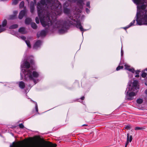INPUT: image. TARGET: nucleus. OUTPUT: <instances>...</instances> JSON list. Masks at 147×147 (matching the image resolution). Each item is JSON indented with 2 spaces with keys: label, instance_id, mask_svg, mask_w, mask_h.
<instances>
[{
  "label": "nucleus",
  "instance_id": "nucleus-1",
  "mask_svg": "<svg viewBox=\"0 0 147 147\" xmlns=\"http://www.w3.org/2000/svg\"><path fill=\"white\" fill-rule=\"evenodd\" d=\"M137 5V12L136 19L139 25H147V7L144 4L146 0H132Z\"/></svg>",
  "mask_w": 147,
  "mask_h": 147
},
{
  "label": "nucleus",
  "instance_id": "nucleus-2",
  "mask_svg": "<svg viewBox=\"0 0 147 147\" xmlns=\"http://www.w3.org/2000/svg\"><path fill=\"white\" fill-rule=\"evenodd\" d=\"M45 3V0H42L38 3L37 6L38 14L42 26L44 27H49L52 25L53 23L48 16V10L43 9V7L46 6Z\"/></svg>",
  "mask_w": 147,
  "mask_h": 147
},
{
  "label": "nucleus",
  "instance_id": "nucleus-3",
  "mask_svg": "<svg viewBox=\"0 0 147 147\" xmlns=\"http://www.w3.org/2000/svg\"><path fill=\"white\" fill-rule=\"evenodd\" d=\"M30 66V64L27 61L25 60L22 62L21 76V77L24 76L25 79L27 80H32L34 78L37 77L39 76L38 73L35 71L29 70L28 68Z\"/></svg>",
  "mask_w": 147,
  "mask_h": 147
},
{
  "label": "nucleus",
  "instance_id": "nucleus-4",
  "mask_svg": "<svg viewBox=\"0 0 147 147\" xmlns=\"http://www.w3.org/2000/svg\"><path fill=\"white\" fill-rule=\"evenodd\" d=\"M57 145L55 144H53L50 142H47L44 146H42V145L39 142H31L24 146L20 142H13L10 145V147H56Z\"/></svg>",
  "mask_w": 147,
  "mask_h": 147
},
{
  "label": "nucleus",
  "instance_id": "nucleus-5",
  "mask_svg": "<svg viewBox=\"0 0 147 147\" xmlns=\"http://www.w3.org/2000/svg\"><path fill=\"white\" fill-rule=\"evenodd\" d=\"M129 87L126 93V98L129 100H132L134 96H136L137 92V89L139 88L138 82L134 80L132 83L129 82L128 83Z\"/></svg>",
  "mask_w": 147,
  "mask_h": 147
},
{
  "label": "nucleus",
  "instance_id": "nucleus-6",
  "mask_svg": "<svg viewBox=\"0 0 147 147\" xmlns=\"http://www.w3.org/2000/svg\"><path fill=\"white\" fill-rule=\"evenodd\" d=\"M83 4V2L82 0H80L78 2V5L80 6V9H76V11H77L78 12L74 17L75 19L73 20L76 22V23H74V24H76L77 28H79L82 31H86V30L83 28L80 22L82 20V18L80 17V12H81L80 9L82 7V6Z\"/></svg>",
  "mask_w": 147,
  "mask_h": 147
},
{
  "label": "nucleus",
  "instance_id": "nucleus-7",
  "mask_svg": "<svg viewBox=\"0 0 147 147\" xmlns=\"http://www.w3.org/2000/svg\"><path fill=\"white\" fill-rule=\"evenodd\" d=\"M56 3H57V5H56V6H55V7H54V5H55V4L53 5V6L51 7V9H53V11H54V13H52V15H51V18L53 21V20L56 18V16L59 15H60L61 13V9H59V7H60V5L59 3V2L57 1H56Z\"/></svg>",
  "mask_w": 147,
  "mask_h": 147
},
{
  "label": "nucleus",
  "instance_id": "nucleus-8",
  "mask_svg": "<svg viewBox=\"0 0 147 147\" xmlns=\"http://www.w3.org/2000/svg\"><path fill=\"white\" fill-rule=\"evenodd\" d=\"M54 28L57 29L61 33H64L67 30L65 24L60 21L57 22L54 25Z\"/></svg>",
  "mask_w": 147,
  "mask_h": 147
},
{
  "label": "nucleus",
  "instance_id": "nucleus-9",
  "mask_svg": "<svg viewBox=\"0 0 147 147\" xmlns=\"http://www.w3.org/2000/svg\"><path fill=\"white\" fill-rule=\"evenodd\" d=\"M124 67H125V69L128 70V71H130L133 73V74L135 73L137 74L135 76V77L138 78L139 77L138 75L139 73L140 72V71L138 70L135 71L134 70V69L133 68H131L130 66L128 65L127 64H125Z\"/></svg>",
  "mask_w": 147,
  "mask_h": 147
},
{
  "label": "nucleus",
  "instance_id": "nucleus-10",
  "mask_svg": "<svg viewBox=\"0 0 147 147\" xmlns=\"http://www.w3.org/2000/svg\"><path fill=\"white\" fill-rule=\"evenodd\" d=\"M7 22L6 20H4L2 22V25H0V32H1L5 30V26Z\"/></svg>",
  "mask_w": 147,
  "mask_h": 147
},
{
  "label": "nucleus",
  "instance_id": "nucleus-11",
  "mask_svg": "<svg viewBox=\"0 0 147 147\" xmlns=\"http://www.w3.org/2000/svg\"><path fill=\"white\" fill-rule=\"evenodd\" d=\"M132 137L131 135H130L129 134H127V142L126 143V146L127 145L129 142H131L132 140Z\"/></svg>",
  "mask_w": 147,
  "mask_h": 147
},
{
  "label": "nucleus",
  "instance_id": "nucleus-12",
  "mask_svg": "<svg viewBox=\"0 0 147 147\" xmlns=\"http://www.w3.org/2000/svg\"><path fill=\"white\" fill-rule=\"evenodd\" d=\"M26 11L25 10L21 11L19 13V18L20 19H22L23 16L26 14Z\"/></svg>",
  "mask_w": 147,
  "mask_h": 147
},
{
  "label": "nucleus",
  "instance_id": "nucleus-13",
  "mask_svg": "<svg viewBox=\"0 0 147 147\" xmlns=\"http://www.w3.org/2000/svg\"><path fill=\"white\" fill-rule=\"evenodd\" d=\"M46 34V32L45 30L42 31L39 34L38 33L37 34L38 37L40 36H45Z\"/></svg>",
  "mask_w": 147,
  "mask_h": 147
},
{
  "label": "nucleus",
  "instance_id": "nucleus-14",
  "mask_svg": "<svg viewBox=\"0 0 147 147\" xmlns=\"http://www.w3.org/2000/svg\"><path fill=\"white\" fill-rule=\"evenodd\" d=\"M42 42L40 40H38L35 44L34 47L35 48H36L39 47L41 44Z\"/></svg>",
  "mask_w": 147,
  "mask_h": 147
},
{
  "label": "nucleus",
  "instance_id": "nucleus-15",
  "mask_svg": "<svg viewBox=\"0 0 147 147\" xmlns=\"http://www.w3.org/2000/svg\"><path fill=\"white\" fill-rule=\"evenodd\" d=\"M19 32L22 34H24L26 32L25 28H20L19 30Z\"/></svg>",
  "mask_w": 147,
  "mask_h": 147
},
{
  "label": "nucleus",
  "instance_id": "nucleus-16",
  "mask_svg": "<svg viewBox=\"0 0 147 147\" xmlns=\"http://www.w3.org/2000/svg\"><path fill=\"white\" fill-rule=\"evenodd\" d=\"M135 20H133V21L131 22L130 24H129V25L127 26H126V27H124L123 28L125 29V30H126V29H127V28H129V27H130L132 26L133 25H134V23H135Z\"/></svg>",
  "mask_w": 147,
  "mask_h": 147
},
{
  "label": "nucleus",
  "instance_id": "nucleus-17",
  "mask_svg": "<svg viewBox=\"0 0 147 147\" xmlns=\"http://www.w3.org/2000/svg\"><path fill=\"white\" fill-rule=\"evenodd\" d=\"M31 6L30 7V11L32 12L34 10V5L33 2H31Z\"/></svg>",
  "mask_w": 147,
  "mask_h": 147
},
{
  "label": "nucleus",
  "instance_id": "nucleus-18",
  "mask_svg": "<svg viewBox=\"0 0 147 147\" xmlns=\"http://www.w3.org/2000/svg\"><path fill=\"white\" fill-rule=\"evenodd\" d=\"M25 84L24 83L22 82H19V86L21 88H23L25 87Z\"/></svg>",
  "mask_w": 147,
  "mask_h": 147
},
{
  "label": "nucleus",
  "instance_id": "nucleus-19",
  "mask_svg": "<svg viewBox=\"0 0 147 147\" xmlns=\"http://www.w3.org/2000/svg\"><path fill=\"white\" fill-rule=\"evenodd\" d=\"M143 100L141 98L138 99L137 100V102L139 104H141L142 103Z\"/></svg>",
  "mask_w": 147,
  "mask_h": 147
},
{
  "label": "nucleus",
  "instance_id": "nucleus-20",
  "mask_svg": "<svg viewBox=\"0 0 147 147\" xmlns=\"http://www.w3.org/2000/svg\"><path fill=\"white\" fill-rule=\"evenodd\" d=\"M31 21V20L30 18H27L25 20V22L26 24H29Z\"/></svg>",
  "mask_w": 147,
  "mask_h": 147
},
{
  "label": "nucleus",
  "instance_id": "nucleus-21",
  "mask_svg": "<svg viewBox=\"0 0 147 147\" xmlns=\"http://www.w3.org/2000/svg\"><path fill=\"white\" fill-rule=\"evenodd\" d=\"M147 71V68L145 70V71ZM147 74L146 73L143 72L142 74V76L143 78L146 77L147 76Z\"/></svg>",
  "mask_w": 147,
  "mask_h": 147
},
{
  "label": "nucleus",
  "instance_id": "nucleus-22",
  "mask_svg": "<svg viewBox=\"0 0 147 147\" xmlns=\"http://www.w3.org/2000/svg\"><path fill=\"white\" fill-rule=\"evenodd\" d=\"M32 27L34 29H36V24L34 23H32L31 24Z\"/></svg>",
  "mask_w": 147,
  "mask_h": 147
},
{
  "label": "nucleus",
  "instance_id": "nucleus-23",
  "mask_svg": "<svg viewBox=\"0 0 147 147\" xmlns=\"http://www.w3.org/2000/svg\"><path fill=\"white\" fill-rule=\"evenodd\" d=\"M25 41L27 46L29 48H30L31 47V45H30V42L29 41H28V40H25Z\"/></svg>",
  "mask_w": 147,
  "mask_h": 147
},
{
  "label": "nucleus",
  "instance_id": "nucleus-24",
  "mask_svg": "<svg viewBox=\"0 0 147 147\" xmlns=\"http://www.w3.org/2000/svg\"><path fill=\"white\" fill-rule=\"evenodd\" d=\"M14 14H15L14 16H13L12 17V16H11V17H10V19H14L15 18V15L17 14L18 12H17V11H15L14 12Z\"/></svg>",
  "mask_w": 147,
  "mask_h": 147
},
{
  "label": "nucleus",
  "instance_id": "nucleus-25",
  "mask_svg": "<svg viewBox=\"0 0 147 147\" xmlns=\"http://www.w3.org/2000/svg\"><path fill=\"white\" fill-rule=\"evenodd\" d=\"M18 27V25L17 24H15L12 25L10 27L11 29L15 28Z\"/></svg>",
  "mask_w": 147,
  "mask_h": 147
},
{
  "label": "nucleus",
  "instance_id": "nucleus-26",
  "mask_svg": "<svg viewBox=\"0 0 147 147\" xmlns=\"http://www.w3.org/2000/svg\"><path fill=\"white\" fill-rule=\"evenodd\" d=\"M24 5V2L23 1H22L21 2L20 5V7L22 8L23 7Z\"/></svg>",
  "mask_w": 147,
  "mask_h": 147
},
{
  "label": "nucleus",
  "instance_id": "nucleus-27",
  "mask_svg": "<svg viewBox=\"0 0 147 147\" xmlns=\"http://www.w3.org/2000/svg\"><path fill=\"white\" fill-rule=\"evenodd\" d=\"M123 68V66H119L116 68V70L117 71H118L120 69H122Z\"/></svg>",
  "mask_w": 147,
  "mask_h": 147
},
{
  "label": "nucleus",
  "instance_id": "nucleus-28",
  "mask_svg": "<svg viewBox=\"0 0 147 147\" xmlns=\"http://www.w3.org/2000/svg\"><path fill=\"white\" fill-rule=\"evenodd\" d=\"M69 11V10L67 9H64V12L65 13H67Z\"/></svg>",
  "mask_w": 147,
  "mask_h": 147
},
{
  "label": "nucleus",
  "instance_id": "nucleus-29",
  "mask_svg": "<svg viewBox=\"0 0 147 147\" xmlns=\"http://www.w3.org/2000/svg\"><path fill=\"white\" fill-rule=\"evenodd\" d=\"M35 20H36V22L37 24H39V20L38 17H36V18Z\"/></svg>",
  "mask_w": 147,
  "mask_h": 147
},
{
  "label": "nucleus",
  "instance_id": "nucleus-30",
  "mask_svg": "<svg viewBox=\"0 0 147 147\" xmlns=\"http://www.w3.org/2000/svg\"><path fill=\"white\" fill-rule=\"evenodd\" d=\"M18 0H14L13 1V3L14 4H16L18 3Z\"/></svg>",
  "mask_w": 147,
  "mask_h": 147
},
{
  "label": "nucleus",
  "instance_id": "nucleus-31",
  "mask_svg": "<svg viewBox=\"0 0 147 147\" xmlns=\"http://www.w3.org/2000/svg\"><path fill=\"white\" fill-rule=\"evenodd\" d=\"M19 127L20 128H23L24 127V126L22 124H21L19 125Z\"/></svg>",
  "mask_w": 147,
  "mask_h": 147
},
{
  "label": "nucleus",
  "instance_id": "nucleus-32",
  "mask_svg": "<svg viewBox=\"0 0 147 147\" xmlns=\"http://www.w3.org/2000/svg\"><path fill=\"white\" fill-rule=\"evenodd\" d=\"M125 129H129L130 128V126L129 125H127L125 127Z\"/></svg>",
  "mask_w": 147,
  "mask_h": 147
},
{
  "label": "nucleus",
  "instance_id": "nucleus-33",
  "mask_svg": "<svg viewBox=\"0 0 147 147\" xmlns=\"http://www.w3.org/2000/svg\"><path fill=\"white\" fill-rule=\"evenodd\" d=\"M35 108H36V111L37 112L38 111V109L37 105V104L36 103Z\"/></svg>",
  "mask_w": 147,
  "mask_h": 147
},
{
  "label": "nucleus",
  "instance_id": "nucleus-34",
  "mask_svg": "<svg viewBox=\"0 0 147 147\" xmlns=\"http://www.w3.org/2000/svg\"><path fill=\"white\" fill-rule=\"evenodd\" d=\"M90 3L89 2H88L87 3H86V5L87 7H90Z\"/></svg>",
  "mask_w": 147,
  "mask_h": 147
},
{
  "label": "nucleus",
  "instance_id": "nucleus-35",
  "mask_svg": "<svg viewBox=\"0 0 147 147\" xmlns=\"http://www.w3.org/2000/svg\"><path fill=\"white\" fill-rule=\"evenodd\" d=\"M140 127H136L135 128V129L136 130H137L138 129H140Z\"/></svg>",
  "mask_w": 147,
  "mask_h": 147
},
{
  "label": "nucleus",
  "instance_id": "nucleus-36",
  "mask_svg": "<svg viewBox=\"0 0 147 147\" xmlns=\"http://www.w3.org/2000/svg\"><path fill=\"white\" fill-rule=\"evenodd\" d=\"M21 38L23 40H25V37L23 36H22L21 37Z\"/></svg>",
  "mask_w": 147,
  "mask_h": 147
},
{
  "label": "nucleus",
  "instance_id": "nucleus-37",
  "mask_svg": "<svg viewBox=\"0 0 147 147\" xmlns=\"http://www.w3.org/2000/svg\"><path fill=\"white\" fill-rule=\"evenodd\" d=\"M86 11L87 13H88L89 12V10L87 8H86Z\"/></svg>",
  "mask_w": 147,
  "mask_h": 147
},
{
  "label": "nucleus",
  "instance_id": "nucleus-38",
  "mask_svg": "<svg viewBox=\"0 0 147 147\" xmlns=\"http://www.w3.org/2000/svg\"><path fill=\"white\" fill-rule=\"evenodd\" d=\"M123 51L121 49V56H122L123 55Z\"/></svg>",
  "mask_w": 147,
  "mask_h": 147
},
{
  "label": "nucleus",
  "instance_id": "nucleus-39",
  "mask_svg": "<svg viewBox=\"0 0 147 147\" xmlns=\"http://www.w3.org/2000/svg\"><path fill=\"white\" fill-rule=\"evenodd\" d=\"M84 97L83 96V97H81V99L82 100H83L84 99Z\"/></svg>",
  "mask_w": 147,
  "mask_h": 147
},
{
  "label": "nucleus",
  "instance_id": "nucleus-40",
  "mask_svg": "<svg viewBox=\"0 0 147 147\" xmlns=\"http://www.w3.org/2000/svg\"><path fill=\"white\" fill-rule=\"evenodd\" d=\"M145 93L146 94H147V89L146 90Z\"/></svg>",
  "mask_w": 147,
  "mask_h": 147
},
{
  "label": "nucleus",
  "instance_id": "nucleus-41",
  "mask_svg": "<svg viewBox=\"0 0 147 147\" xmlns=\"http://www.w3.org/2000/svg\"><path fill=\"white\" fill-rule=\"evenodd\" d=\"M127 145H126V144H125V147H126Z\"/></svg>",
  "mask_w": 147,
  "mask_h": 147
},
{
  "label": "nucleus",
  "instance_id": "nucleus-42",
  "mask_svg": "<svg viewBox=\"0 0 147 147\" xmlns=\"http://www.w3.org/2000/svg\"><path fill=\"white\" fill-rule=\"evenodd\" d=\"M48 9H50V8H48Z\"/></svg>",
  "mask_w": 147,
  "mask_h": 147
}]
</instances>
